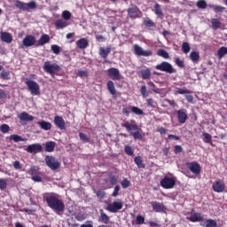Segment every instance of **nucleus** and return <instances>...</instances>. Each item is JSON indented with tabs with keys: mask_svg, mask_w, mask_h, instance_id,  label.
<instances>
[{
	"mask_svg": "<svg viewBox=\"0 0 227 227\" xmlns=\"http://www.w3.org/2000/svg\"><path fill=\"white\" fill-rule=\"evenodd\" d=\"M45 201L47 203V206L53 210L54 213L57 214V215H61L63 212H65V203L63 202V200H61V197L57 193H50L46 195Z\"/></svg>",
	"mask_w": 227,
	"mask_h": 227,
	"instance_id": "f257e3e1",
	"label": "nucleus"
},
{
	"mask_svg": "<svg viewBox=\"0 0 227 227\" xmlns=\"http://www.w3.org/2000/svg\"><path fill=\"white\" fill-rule=\"evenodd\" d=\"M43 70L46 72V74H49L51 75V77H54L58 72L61 71V67L59 65L52 62V61H45L43 63Z\"/></svg>",
	"mask_w": 227,
	"mask_h": 227,
	"instance_id": "f03ea898",
	"label": "nucleus"
},
{
	"mask_svg": "<svg viewBox=\"0 0 227 227\" xmlns=\"http://www.w3.org/2000/svg\"><path fill=\"white\" fill-rule=\"evenodd\" d=\"M176 184V177L173 174H168L165 176L160 181V185L163 189H173Z\"/></svg>",
	"mask_w": 227,
	"mask_h": 227,
	"instance_id": "7ed1b4c3",
	"label": "nucleus"
},
{
	"mask_svg": "<svg viewBox=\"0 0 227 227\" xmlns=\"http://www.w3.org/2000/svg\"><path fill=\"white\" fill-rule=\"evenodd\" d=\"M25 84L27 87L28 91H30L31 95H34V96L40 95V84H38V82L31 79H27L25 81Z\"/></svg>",
	"mask_w": 227,
	"mask_h": 227,
	"instance_id": "20e7f679",
	"label": "nucleus"
},
{
	"mask_svg": "<svg viewBox=\"0 0 227 227\" xmlns=\"http://www.w3.org/2000/svg\"><path fill=\"white\" fill-rule=\"evenodd\" d=\"M156 70L160 72H165L166 74H175L176 69L173 68V65L169 62L163 61L155 67Z\"/></svg>",
	"mask_w": 227,
	"mask_h": 227,
	"instance_id": "39448f33",
	"label": "nucleus"
},
{
	"mask_svg": "<svg viewBox=\"0 0 227 227\" xmlns=\"http://www.w3.org/2000/svg\"><path fill=\"white\" fill-rule=\"evenodd\" d=\"M45 162L46 166H48L51 171H56V169H59V166H61L59 160H58L54 156H46Z\"/></svg>",
	"mask_w": 227,
	"mask_h": 227,
	"instance_id": "423d86ee",
	"label": "nucleus"
},
{
	"mask_svg": "<svg viewBox=\"0 0 227 227\" xmlns=\"http://www.w3.org/2000/svg\"><path fill=\"white\" fill-rule=\"evenodd\" d=\"M133 51L136 56H144L145 58H148L149 56H153V51H152L151 50L145 51L138 44H134Z\"/></svg>",
	"mask_w": 227,
	"mask_h": 227,
	"instance_id": "0eeeda50",
	"label": "nucleus"
},
{
	"mask_svg": "<svg viewBox=\"0 0 227 227\" xmlns=\"http://www.w3.org/2000/svg\"><path fill=\"white\" fill-rule=\"evenodd\" d=\"M123 208V202L121 200L114 201L113 204H108L106 210L112 214H116L117 210H121Z\"/></svg>",
	"mask_w": 227,
	"mask_h": 227,
	"instance_id": "6e6552de",
	"label": "nucleus"
},
{
	"mask_svg": "<svg viewBox=\"0 0 227 227\" xmlns=\"http://www.w3.org/2000/svg\"><path fill=\"white\" fill-rule=\"evenodd\" d=\"M212 189L215 192H224V189H226V185L224 184V181L221 179L215 180L212 184Z\"/></svg>",
	"mask_w": 227,
	"mask_h": 227,
	"instance_id": "1a4fd4ad",
	"label": "nucleus"
},
{
	"mask_svg": "<svg viewBox=\"0 0 227 227\" xmlns=\"http://www.w3.org/2000/svg\"><path fill=\"white\" fill-rule=\"evenodd\" d=\"M109 77L113 81H121V74H120V70L118 68L111 67L107 70Z\"/></svg>",
	"mask_w": 227,
	"mask_h": 227,
	"instance_id": "9d476101",
	"label": "nucleus"
},
{
	"mask_svg": "<svg viewBox=\"0 0 227 227\" xmlns=\"http://www.w3.org/2000/svg\"><path fill=\"white\" fill-rule=\"evenodd\" d=\"M187 168L193 175H200L201 173V166L196 161L187 163Z\"/></svg>",
	"mask_w": 227,
	"mask_h": 227,
	"instance_id": "9b49d317",
	"label": "nucleus"
},
{
	"mask_svg": "<svg viewBox=\"0 0 227 227\" xmlns=\"http://www.w3.org/2000/svg\"><path fill=\"white\" fill-rule=\"evenodd\" d=\"M43 150V147L42 146V145L33 144V145H29L27 147L26 152H27V153H40V152H42Z\"/></svg>",
	"mask_w": 227,
	"mask_h": 227,
	"instance_id": "f8f14e48",
	"label": "nucleus"
},
{
	"mask_svg": "<svg viewBox=\"0 0 227 227\" xmlns=\"http://www.w3.org/2000/svg\"><path fill=\"white\" fill-rule=\"evenodd\" d=\"M128 15L130 19H139L141 17V11L137 6H132L128 9Z\"/></svg>",
	"mask_w": 227,
	"mask_h": 227,
	"instance_id": "ddd939ff",
	"label": "nucleus"
},
{
	"mask_svg": "<svg viewBox=\"0 0 227 227\" xmlns=\"http://www.w3.org/2000/svg\"><path fill=\"white\" fill-rule=\"evenodd\" d=\"M24 47H33L36 43V38L34 35H27L22 41Z\"/></svg>",
	"mask_w": 227,
	"mask_h": 227,
	"instance_id": "4468645a",
	"label": "nucleus"
},
{
	"mask_svg": "<svg viewBox=\"0 0 227 227\" xmlns=\"http://www.w3.org/2000/svg\"><path fill=\"white\" fill-rule=\"evenodd\" d=\"M177 119L179 123H185L187 121V110L185 108L177 111Z\"/></svg>",
	"mask_w": 227,
	"mask_h": 227,
	"instance_id": "2eb2a0df",
	"label": "nucleus"
},
{
	"mask_svg": "<svg viewBox=\"0 0 227 227\" xmlns=\"http://www.w3.org/2000/svg\"><path fill=\"white\" fill-rule=\"evenodd\" d=\"M123 127L129 133L133 132L132 130H139V127H137V123L135 121H131V122L126 121Z\"/></svg>",
	"mask_w": 227,
	"mask_h": 227,
	"instance_id": "dca6fc26",
	"label": "nucleus"
},
{
	"mask_svg": "<svg viewBox=\"0 0 227 227\" xmlns=\"http://www.w3.org/2000/svg\"><path fill=\"white\" fill-rule=\"evenodd\" d=\"M54 124L60 130H65V119H63V117L58 116V115L55 116L54 117Z\"/></svg>",
	"mask_w": 227,
	"mask_h": 227,
	"instance_id": "f3484780",
	"label": "nucleus"
},
{
	"mask_svg": "<svg viewBox=\"0 0 227 227\" xmlns=\"http://www.w3.org/2000/svg\"><path fill=\"white\" fill-rule=\"evenodd\" d=\"M152 207L154 212L160 213L165 212L166 210V207H164V204L158 201L152 202Z\"/></svg>",
	"mask_w": 227,
	"mask_h": 227,
	"instance_id": "a211bd4d",
	"label": "nucleus"
},
{
	"mask_svg": "<svg viewBox=\"0 0 227 227\" xmlns=\"http://www.w3.org/2000/svg\"><path fill=\"white\" fill-rule=\"evenodd\" d=\"M19 120L21 121H33L35 120V117L33 115H29L27 112H22L18 115Z\"/></svg>",
	"mask_w": 227,
	"mask_h": 227,
	"instance_id": "6ab92c4d",
	"label": "nucleus"
},
{
	"mask_svg": "<svg viewBox=\"0 0 227 227\" xmlns=\"http://www.w3.org/2000/svg\"><path fill=\"white\" fill-rule=\"evenodd\" d=\"M2 42L5 43H12L13 42V36L8 32H2L0 36Z\"/></svg>",
	"mask_w": 227,
	"mask_h": 227,
	"instance_id": "aec40b11",
	"label": "nucleus"
},
{
	"mask_svg": "<svg viewBox=\"0 0 227 227\" xmlns=\"http://www.w3.org/2000/svg\"><path fill=\"white\" fill-rule=\"evenodd\" d=\"M190 221L192 223H200V221H203V214L192 213L190 216Z\"/></svg>",
	"mask_w": 227,
	"mask_h": 227,
	"instance_id": "412c9836",
	"label": "nucleus"
},
{
	"mask_svg": "<svg viewBox=\"0 0 227 227\" xmlns=\"http://www.w3.org/2000/svg\"><path fill=\"white\" fill-rule=\"evenodd\" d=\"M50 42H51V36H49V35L47 34H43V35H41V37L37 41V45L43 46V45H45V43H49Z\"/></svg>",
	"mask_w": 227,
	"mask_h": 227,
	"instance_id": "4be33fe9",
	"label": "nucleus"
},
{
	"mask_svg": "<svg viewBox=\"0 0 227 227\" xmlns=\"http://www.w3.org/2000/svg\"><path fill=\"white\" fill-rule=\"evenodd\" d=\"M202 227H217V222L214 219H208L200 223Z\"/></svg>",
	"mask_w": 227,
	"mask_h": 227,
	"instance_id": "5701e85b",
	"label": "nucleus"
},
{
	"mask_svg": "<svg viewBox=\"0 0 227 227\" xmlns=\"http://www.w3.org/2000/svg\"><path fill=\"white\" fill-rule=\"evenodd\" d=\"M76 45L78 49H86L88 45H90V43L86 38H81L78 41H76Z\"/></svg>",
	"mask_w": 227,
	"mask_h": 227,
	"instance_id": "b1692460",
	"label": "nucleus"
},
{
	"mask_svg": "<svg viewBox=\"0 0 227 227\" xmlns=\"http://www.w3.org/2000/svg\"><path fill=\"white\" fill-rule=\"evenodd\" d=\"M37 124L41 127L43 130H51V129H52V124L49 121H38Z\"/></svg>",
	"mask_w": 227,
	"mask_h": 227,
	"instance_id": "393cba45",
	"label": "nucleus"
},
{
	"mask_svg": "<svg viewBox=\"0 0 227 227\" xmlns=\"http://www.w3.org/2000/svg\"><path fill=\"white\" fill-rule=\"evenodd\" d=\"M109 54H111V47L99 49V56H101L104 59H106Z\"/></svg>",
	"mask_w": 227,
	"mask_h": 227,
	"instance_id": "a878e982",
	"label": "nucleus"
},
{
	"mask_svg": "<svg viewBox=\"0 0 227 227\" xmlns=\"http://www.w3.org/2000/svg\"><path fill=\"white\" fill-rule=\"evenodd\" d=\"M99 212L101 223H103V224H109L110 218L107 214L104 213V209H100Z\"/></svg>",
	"mask_w": 227,
	"mask_h": 227,
	"instance_id": "bb28decb",
	"label": "nucleus"
},
{
	"mask_svg": "<svg viewBox=\"0 0 227 227\" xmlns=\"http://www.w3.org/2000/svg\"><path fill=\"white\" fill-rule=\"evenodd\" d=\"M67 26H68V23L63 20H58L55 22L56 29H64V27H67Z\"/></svg>",
	"mask_w": 227,
	"mask_h": 227,
	"instance_id": "cd10ccee",
	"label": "nucleus"
},
{
	"mask_svg": "<svg viewBox=\"0 0 227 227\" xmlns=\"http://www.w3.org/2000/svg\"><path fill=\"white\" fill-rule=\"evenodd\" d=\"M54 148H56V142L50 141L45 143V152H54Z\"/></svg>",
	"mask_w": 227,
	"mask_h": 227,
	"instance_id": "c85d7f7f",
	"label": "nucleus"
},
{
	"mask_svg": "<svg viewBox=\"0 0 227 227\" xmlns=\"http://www.w3.org/2000/svg\"><path fill=\"white\" fill-rule=\"evenodd\" d=\"M191 90H187V88H176V95H190Z\"/></svg>",
	"mask_w": 227,
	"mask_h": 227,
	"instance_id": "c756f323",
	"label": "nucleus"
},
{
	"mask_svg": "<svg viewBox=\"0 0 227 227\" xmlns=\"http://www.w3.org/2000/svg\"><path fill=\"white\" fill-rule=\"evenodd\" d=\"M106 86L111 95H116V89L114 88V82H113V81H108Z\"/></svg>",
	"mask_w": 227,
	"mask_h": 227,
	"instance_id": "7c9ffc66",
	"label": "nucleus"
},
{
	"mask_svg": "<svg viewBox=\"0 0 227 227\" xmlns=\"http://www.w3.org/2000/svg\"><path fill=\"white\" fill-rule=\"evenodd\" d=\"M0 79H4V81H10L12 79V75L10 74V71L3 70L0 73Z\"/></svg>",
	"mask_w": 227,
	"mask_h": 227,
	"instance_id": "2f4dec72",
	"label": "nucleus"
},
{
	"mask_svg": "<svg viewBox=\"0 0 227 227\" xmlns=\"http://www.w3.org/2000/svg\"><path fill=\"white\" fill-rule=\"evenodd\" d=\"M10 141H14V143H20V141H27V138H22L19 135H11L9 137Z\"/></svg>",
	"mask_w": 227,
	"mask_h": 227,
	"instance_id": "473e14b6",
	"label": "nucleus"
},
{
	"mask_svg": "<svg viewBox=\"0 0 227 227\" xmlns=\"http://www.w3.org/2000/svg\"><path fill=\"white\" fill-rule=\"evenodd\" d=\"M157 56L164 58V59H169V53H168V51H166L164 49H159L157 51Z\"/></svg>",
	"mask_w": 227,
	"mask_h": 227,
	"instance_id": "72a5a7b5",
	"label": "nucleus"
},
{
	"mask_svg": "<svg viewBox=\"0 0 227 227\" xmlns=\"http://www.w3.org/2000/svg\"><path fill=\"white\" fill-rule=\"evenodd\" d=\"M227 54V47L222 46L218 51H217V56L219 59H222V58H224Z\"/></svg>",
	"mask_w": 227,
	"mask_h": 227,
	"instance_id": "f704fd0d",
	"label": "nucleus"
},
{
	"mask_svg": "<svg viewBox=\"0 0 227 227\" xmlns=\"http://www.w3.org/2000/svg\"><path fill=\"white\" fill-rule=\"evenodd\" d=\"M14 4H15L16 8H18V10L26 12V3L21 2L20 0H16Z\"/></svg>",
	"mask_w": 227,
	"mask_h": 227,
	"instance_id": "c9c22d12",
	"label": "nucleus"
},
{
	"mask_svg": "<svg viewBox=\"0 0 227 227\" xmlns=\"http://www.w3.org/2000/svg\"><path fill=\"white\" fill-rule=\"evenodd\" d=\"M211 24L213 29H219L221 27V21L219 20V19H212Z\"/></svg>",
	"mask_w": 227,
	"mask_h": 227,
	"instance_id": "e433bc0d",
	"label": "nucleus"
},
{
	"mask_svg": "<svg viewBox=\"0 0 227 227\" xmlns=\"http://www.w3.org/2000/svg\"><path fill=\"white\" fill-rule=\"evenodd\" d=\"M36 8V2L30 1L26 3V12H29V10H35Z\"/></svg>",
	"mask_w": 227,
	"mask_h": 227,
	"instance_id": "4c0bfd02",
	"label": "nucleus"
},
{
	"mask_svg": "<svg viewBox=\"0 0 227 227\" xmlns=\"http://www.w3.org/2000/svg\"><path fill=\"white\" fill-rule=\"evenodd\" d=\"M190 59L193 63H196V61L200 60V53L198 51H192L190 54Z\"/></svg>",
	"mask_w": 227,
	"mask_h": 227,
	"instance_id": "58836bf2",
	"label": "nucleus"
},
{
	"mask_svg": "<svg viewBox=\"0 0 227 227\" xmlns=\"http://www.w3.org/2000/svg\"><path fill=\"white\" fill-rule=\"evenodd\" d=\"M142 79H150L152 72L150 69H145L141 71Z\"/></svg>",
	"mask_w": 227,
	"mask_h": 227,
	"instance_id": "ea45409f",
	"label": "nucleus"
},
{
	"mask_svg": "<svg viewBox=\"0 0 227 227\" xmlns=\"http://www.w3.org/2000/svg\"><path fill=\"white\" fill-rule=\"evenodd\" d=\"M140 93L144 98H146V97H150V92L146 90V85H142L140 89Z\"/></svg>",
	"mask_w": 227,
	"mask_h": 227,
	"instance_id": "a19ab883",
	"label": "nucleus"
},
{
	"mask_svg": "<svg viewBox=\"0 0 227 227\" xmlns=\"http://www.w3.org/2000/svg\"><path fill=\"white\" fill-rule=\"evenodd\" d=\"M79 137H80V139H81V141H82V143H90V141H91V140L90 139V137H88V135H86V134H84V133H82V132H80V133H79Z\"/></svg>",
	"mask_w": 227,
	"mask_h": 227,
	"instance_id": "79ce46f5",
	"label": "nucleus"
},
{
	"mask_svg": "<svg viewBox=\"0 0 227 227\" xmlns=\"http://www.w3.org/2000/svg\"><path fill=\"white\" fill-rule=\"evenodd\" d=\"M135 164H137V168H144L145 164L143 163V160L141 159V156L135 157Z\"/></svg>",
	"mask_w": 227,
	"mask_h": 227,
	"instance_id": "37998d69",
	"label": "nucleus"
},
{
	"mask_svg": "<svg viewBox=\"0 0 227 227\" xmlns=\"http://www.w3.org/2000/svg\"><path fill=\"white\" fill-rule=\"evenodd\" d=\"M130 111L133 112L134 114H137V116L143 114V111L137 106H130Z\"/></svg>",
	"mask_w": 227,
	"mask_h": 227,
	"instance_id": "c03bdc74",
	"label": "nucleus"
},
{
	"mask_svg": "<svg viewBox=\"0 0 227 227\" xmlns=\"http://www.w3.org/2000/svg\"><path fill=\"white\" fill-rule=\"evenodd\" d=\"M147 107H152V109H155L157 107V102L153 100V98H148L146 99Z\"/></svg>",
	"mask_w": 227,
	"mask_h": 227,
	"instance_id": "a18cd8bd",
	"label": "nucleus"
},
{
	"mask_svg": "<svg viewBox=\"0 0 227 227\" xmlns=\"http://www.w3.org/2000/svg\"><path fill=\"white\" fill-rule=\"evenodd\" d=\"M153 12H154L155 15H158V17L162 15V9H160V4H155L154 10H153Z\"/></svg>",
	"mask_w": 227,
	"mask_h": 227,
	"instance_id": "49530a36",
	"label": "nucleus"
},
{
	"mask_svg": "<svg viewBox=\"0 0 227 227\" xmlns=\"http://www.w3.org/2000/svg\"><path fill=\"white\" fill-rule=\"evenodd\" d=\"M27 174L31 176H35L38 175V167H32L30 169L27 170Z\"/></svg>",
	"mask_w": 227,
	"mask_h": 227,
	"instance_id": "de8ad7c7",
	"label": "nucleus"
},
{
	"mask_svg": "<svg viewBox=\"0 0 227 227\" xmlns=\"http://www.w3.org/2000/svg\"><path fill=\"white\" fill-rule=\"evenodd\" d=\"M211 8H213V10L215 13H223V12H224V10H226L224 7L220 6V5H212Z\"/></svg>",
	"mask_w": 227,
	"mask_h": 227,
	"instance_id": "09e8293b",
	"label": "nucleus"
},
{
	"mask_svg": "<svg viewBox=\"0 0 227 227\" xmlns=\"http://www.w3.org/2000/svg\"><path fill=\"white\" fill-rule=\"evenodd\" d=\"M197 7L200 8V10H205L207 8V1L199 0L197 2Z\"/></svg>",
	"mask_w": 227,
	"mask_h": 227,
	"instance_id": "8fccbe9b",
	"label": "nucleus"
},
{
	"mask_svg": "<svg viewBox=\"0 0 227 227\" xmlns=\"http://www.w3.org/2000/svg\"><path fill=\"white\" fill-rule=\"evenodd\" d=\"M8 187V181L6 179L0 178V191H4Z\"/></svg>",
	"mask_w": 227,
	"mask_h": 227,
	"instance_id": "3c124183",
	"label": "nucleus"
},
{
	"mask_svg": "<svg viewBox=\"0 0 227 227\" xmlns=\"http://www.w3.org/2000/svg\"><path fill=\"white\" fill-rule=\"evenodd\" d=\"M202 136L204 143H212V135L208 133H203Z\"/></svg>",
	"mask_w": 227,
	"mask_h": 227,
	"instance_id": "603ef678",
	"label": "nucleus"
},
{
	"mask_svg": "<svg viewBox=\"0 0 227 227\" xmlns=\"http://www.w3.org/2000/svg\"><path fill=\"white\" fill-rule=\"evenodd\" d=\"M130 136H132L134 139H138L139 141L143 139V134H141L139 131L131 132Z\"/></svg>",
	"mask_w": 227,
	"mask_h": 227,
	"instance_id": "864d4df0",
	"label": "nucleus"
},
{
	"mask_svg": "<svg viewBox=\"0 0 227 227\" xmlns=\"http://www.w3.org/2000/svg\"><path fill=\"white\" fill-rule=\"evenodd\" d=\"M62 18L64 20H70L72 19V13L68 11H64L62 12Z\"/></svg>",
	"mask_w": 227,
	"mask_h": 227,
	"instance_id": "5fc2aeb1",
	"label": "nucleus"
},
{
	"mask_svg": "<svg viewBox=\"0 0 227 227\" xmlns=\"http://www.w3.org/2000/svg\"><path fill=\"white\" fill-rule=\"evenodd\" d=\"M51 51L53 54H59L61 52V48L58 44H52L51 45Z\"/></svg>",
	"mask_w": 227,
	"mask_h": 227,
	"instance_id": "6e6d98bb",
	"label": "nucleus"
},
{
	"mask_svg": "<svg viewBox=\"0 0 227 227\" xmlns=\"http://www.w3.org/2000/svg\"><path fill=\"white\" fill-rule=\"evenodd\" d=\"M182 49L184 54H188V52L191 51V46L188 44V43H183Z\"/></svg>",
	"mask_w": 227,
	"mask_h": 227,
	"instance_id": "4d7b16f0",
	"label": "nucleus"
},
{
	"mask_svg": "<svg viewBox=\"0 0 227 227\" xmlns=\"http://www.w3.org/2000/svg\"><path fill=\"white\" fill-rule=\"evenodd\" d=\"M0 130L3 134H8V132H10V126H8V124H3L0 127Z\"/></svg>",
	"mask_w": 227,
	"mask_h": 227,
	"instance_id": "13d9d810",
	"label": "nucleus"
},
{
	"mask_svg": "<svg viewBox=\"0 0 227 227\" xmlns=\"http://www.w3.org/2000/svg\"><path fill=\"white\" fill-rule=\"evenodd\" d=\"M124 152L125 153H127V155H129V156L134 155V150L132 149V146L126 145Z\"/></svg>",
	"mask_w": 227,
	"mask_h": 227,
	"instance_id": "bf43d9fd",
	"label": "nucleus"
},
{
	"mask_svg": "<svg viewBox=\"0 0 227 227\" xmlns=\"http://www.w3.org/2000/svg\"><path fill=\"white\" fill-rule=\"evenodd\" d=\"M121 185L122 189H128V187H130V181L123 179L122 182L121 183Z\"/></svg>",
	"mask_w": 227,
	"mask_h": 227,
	"instance_id": "052dcab7",
	"label": "nucleus"
},
{
	"mask_svg": "<svg viewBox=\"0 0 227 227\" xmlns=\"http://www.w3.org/2000/svg\"><path fill=\"white\" fill-rule=\"evenodd\" d=\"M144 24L146 27H153V21L148 18L144 20Z\"/></svg>",
	"mask_w": 227,
	"mask_h": 227,
	"instance_id": "680f3d73",
	"label": "nucleus"
},
{
	"mask_svg": "<svg viewBox=\"0 0 227 227\" xmlns=\"http://www.w3.org/2000/svg\"><path fill=\"white\" fill-rule=\"evenodd\" d=\"M137 224H145V217L142 215H137L136 219Z\"/></svg>",
	"mask_w": 227,
	"mask_h": 227,
	"instance_id": "e2e57ef3",
	"label": "nucleus"
},
{
	"mask_svg": "<svg viewBox=\"0 0 227 227\" xmlns=\"http://www.w3.org/2000/svg\"><path fill=\"white\" fill-rule=\"evenodd\" d=\"M77 75L78 77H88V72L86 70H79Z\"/></svg>",
	"mask_w": 227,
	"mask_h": 227,
	"instance_id": "0e129e2a",
	"label": "nucleus"
},
{
	"mask_svg": "<svg viewBox=\"0 0 227 227\" xmlns=\"http://www.w3.org/2000/svg\"><path fill=\"white\" fill-rule=\"evenodd\" d=\"M176 65H177V67H179L180 68H184V61L182 59H180L179 58L176 59L175 60Z\"/></svg>",
	"mask_w": 227,
	"mask_h": 227,
	"instance_id": "69168bd1",
	"label": "nucleus"
},
{
	"mask_svg": "<svg viewBox=\"0 0 227 227\" xmlns=\"http://www.w3.org/2000/svg\"><path fill=\"white\" fill-rule=\"evenodd\" d=\"M96 194L97 197L99 198V200H103V198H106V192L104 191H98Z\"/></svg>",
	"mask_w": 227,
	"mask_h": 227,
	"instance_id": "338daca9",
	"label": "nucleus"
},
{
	"mask_svg": "<svg viewBox=\"0 0 227 227\" xmlns=\"http://www.w3.org/2000/svg\"><path fill=\"white\" fill-rule=\"evenodd\" d=\"M81 227H93V222L89 221L86 223L82 224Z\"/></svg>",
	"mask_w": 227,
	"mask_h": 227,
	"instance_id": "774afa93",
	"label": "nucleus"
}]
</instances>
